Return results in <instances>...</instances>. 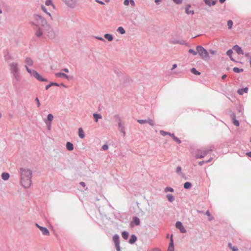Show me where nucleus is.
Segmentation results:
<instances>
[{"label":"nucleus","instance_id":"1","mask_svg":"<svg viewBox=\"0 0 251 251\" xmlns=\"http://www.w3.org/2000/svg\"><path fill=\"white\" fill-rule=\"evenodd\" d=\"M32 172L29 169H21V184L25 188H28L31 184Z\"/></svg>","mask_w":251,"mask_h":251},{"label":"nucleus","instance_id":"2","mask_svg":"<svg viewBox=\"0 0 251 251\" xmlns=\"http://www.w3.org/2000/svg\"><path fill=\"white\" fill-rule=\"evenodd\" d=\"M9 68L11 73L13 77L17 81L20 80V75L19 73L18 64L16 62H12L9 64Z\"/></svg>","mask_w":251,"mask_h":251},{"label":"nucleus","instance_id":"3","mask_svg":"<svg viewBox=\"0 0 251 251\" xmlns=\"http://www.w3.org/2000/svg\"><path fill=\"white\" fill-rule=\"evenodd\" d=\"M45 5L48 6V8L44 5H41L42 10L46 13L48 14L50 16H51L50 13L49 12L51 11L52 10L54 9L55 6L52 2V0H46L45 1Z\"/></svg>","mask_w":251,"mask_h":251},{"label":"nucleus","instance_id":"4","mask_svg":"<svg viewBox=\"0 0 251 251\" xmlns=\"http://www.w3.org/2000/svg\"><path fill=\"white\" fill-rule=\"evenodd\" d=\"M27 72L30 75H33L37 79L40 81H47L46 79L43 78L42 76L38 74V73L35 70H31L26 65L25 66Z\"/></svg>","mask_w":251,"mask_h":251},{"label":"nucleus","instance_id":"5","mask_svg":"<svg viewBox=\"0 0 251 251\" xmlns=\"http://www.w3.org/2000/svg\"><path fill=\"white\" fill-rule=\"evenodd\" d=\"M197 51L201 57L203 59H208L209 58V54L207 50L202 47L199 46L197 47Z\"/></svg>","mask_w":251,"mask_h":251},{"label":"nucleus","instance_id":"6","mask_svg":"<svg viewBox=\"0 0 251 251\" xmlns=\"http://www.w3.org/2000/svg\"><path fill=\"white\" fill-rule=\"evenodd\" d=\"M33 20L34 21V23H33V24H37L38 25V26L39 25L44 26L47 25V21L46 20L39 15H34L33 16Z\"/></svg>","mask_w":251,"mask_h":251},{"label":"nucleus","instance_id":"7","mask_svg":"<svg viewBox=\"0 0 251 251\" xmlns=\"http://www.w3.org/2000/svg\"><path fill=\"white\" fill-rule=\"evenodd\" d=\"M212 151H213V148L211 147H210L209 149L202 151L201 152V153H199L197 154L196 157L197 158H203L205 156H206L210 152H211Z\"/></svg>","mask_w":251,"mask_h":251},{"label":"nucleus","instance_id":"8","mask_svg":"<svg viewBox=\"0 0 251 251\" xmlns=\"http://www.w3.org/2000/svg\"><path fill=\"white\" fill-rule=\"evenodd\" d=\"M35 226L42 231L43 235L47 236L50 235L49 230L46 227L40 226L37 223L35 224Z\"/></svg>","mask_w":251,"mask_h":251},{"label":"nucleus","instance_id":"9","mask_svg":"<svg viewBox=\"0 0 251 251\" xmlns=\"http://www.w3.org/2000/svg\"><path fill=\"white\" fill-rule=\"evenodd\" d=\"M176 228L179 229L181 233H185L186 232V229L183 226L182 223L180 222H177L176 224Z\"/></svg>","mask_w":251,"mask_h":251},{"label":"nucleus","instance_id":"10","mask_svg":"<svg viewBox=\"0 0 251 251\" xmlns=\"http://www.w3.org/2000/svg\"><path fill=\"white\" fill-rule=\"evenodd\" d=\"M66 4L71 7H74L76 4L75 0H64Z\"/></svg>","mask_w":251,"mask_h":251},{"label":"nucleus","instance_id":"11","mask_svg":"<svg viewBox=\"0 0 251 251\" xmlns=\"http://www.w3.org/2000/svg\"><path fill=\"white\" fill-rule=\"evenodd\" d=\"M185 12L187 14H191L193 15L194 14V10L191 9V5H187L185 7Z\"/></svg>","mask_w":251,"mask_h":251},{"label":"nucleus","instance_id":"12","mask_svg":"<svg viewBox=\"0 0 251 251\" xmlns=\"http://www.w3.org/2000/svg\"><path fill=\"white\" fill-rule=\"evenodd\" d=\"M233 49L236 51L238 54H243L244 52L241 48L237 45L234 46Z\"/></svg>","mask_w":251,"mask_h":251},{"label":"nucleus","instance_id":"13","mask_svg":"<svg viewBox=\"0 0 251 251\" xmlns=\"http://www.w3.org/2000/svg\"><path fill=\"white\" fill-rule=\"evenodd\" d=\"M55 75L56 77H63V78H66L67 79H69L68 76L66 74L63 73H56L55 74Z\"/></svg>","mask_w":251,"mask_h":251},{"label":"nucleus","instance_id":"14","mask_svg":"<svg viewBox=\"0 0 251 251\" xmlns=\"http://www.w3.org/2000/svg\"><path fill=\"white\" fill-rule=\"evenodd\" d=\"M25 63L26 64L25 65H26L27 66H31L33 64V61L32 59L29 57L26 58L25 60Z\"/></svg>","mask_w":251,"mask_h":251},{"label":"nucleus","instance_id":"15","mask_svg":"<svg viewBox=\"0 0 251 251\" xmlns=\"http://www.w3.org/2000/svg\"><path fill=\"white\" fill-rule=\"evenodd\" d=\"M66 148L69 151H73L74 150V145L71 143L68 142L66 144Z\"/></svg>","mask_w":251,"mask_h":251},{"label":"nucleus","instance_id":"16","mask_svg":"<svg viewBox=\"0 0 251 251\" xmlns=\"http://www.w3.org/2000/svg\"><path fill=\"white\" fill-rule=\"evenodd\" d=\"M204 1L207 5L209 6L214 5L216 3V1L212 0H204Z\"/></svg>","mask_w":251,"mask_h":251},{"label":"nucleus","instance_id":"17","mask_svg":"<svg viewBox=\"0 0 251 251\" xmlns=\"http://www.w3.org/2000/svg\"><path fill=\"white\" fill-rule=\"evenodd\" d=\"M78 135H79V137L81 139L85 137L83 129L81 127H80L78 129Z\"/></svg>","mask_w":251,"mask_h":251},{"label":"nucleus","instance_id":"18","mask_svg":"<svg viewBox=\"0 0 251 251\" xmlns=\"http://www.w3.org/2000/svg\"><path fill=\"white\" fill-rule=\"evenodd\" d=\"M1 177L4 180H8L9 178V174L7 173H3L2 174Z\"/></svg>","mask_w":251,"mask_h":251},{"label":"nucleus","instance_id":"19","mask_svg":"<svg viewBox=\"0 0 251 251\" xmlns=\"http://www.w3.org/2000/svg\"><path fill=\"white\" fill-rule=\"evenodd\" d=\"M248 91V88L247 87L238 90V93L240 95H243L244 93H247Z\"/></svg>","mask_w":251,"mask_h":251},{"label":"nucleus","instance_id":"20","mask_svg":"<svg viewBox=\"0 0 251 251\" xmlns=\"http://www.w3.org/2000/svg\"><path fill=\"white\" fill-rule=\"evenodd\" d=\"M113 240L115 244H117V243H120L119 237L118 235H115L113 237Z\"/></svg>","mask_w":251,"mask_h":251},{"label":"nucleus","instance_id":"21","mask_svg":"<svg viewBox=\"0 0 251 251\" xmlns=\"http://www.w3.org/2000/svg\"><path fill=\"white\" fill-rule=\"evenodd\" d=\"M43 34L42 29L39 28L36 31L35 35L37 37H40Z\"/></svg>","mask_w":251,"mask_h":251},{"label":"nucleus","instance_id":"22","mask_svg":"<svg viewBox=\"0 0 251 251\" xmlns=\"http://www.w3.org/2000/svg\"><path fill=\"white\" fill-rule=\"evenodd\" d=\"M137 240V238L134 235H132L131 236V238L129 241V242L130 243V244H133L135 242V241Z\"/></svg>","mask_w":251,"mask_h":251},{"label":"nucleus","instance_id":"23","mask_svg":"<svg viewBox=\"0 0 251 251\" xmlns=\"http://www.w3.org/2000/svg\"><path fill=\"white\" fill-rule=\"evenodd\" d=\"M104 38L107 39L109 41H111L113 39L112 36L109 34H105L104 35Z\"/></svg>","mask_w":251,"mask_h":251},{"label":"nucleus","instance_id":"24","mask_svg":"<svg viewBox=\"0 0 251 251\" xmlns=\"http://www.w3.org/2000/svg\"><path fill=\"white\" fill-rule=\"evenodd\" d=\"M93 116L95 119V121L96 122H98L99 119H101L102 118L100 114L97 113H94L93 114Z\"/></svg>","mask_w":251,"mask_h":251},{"label":"nucleus","instance_id":"25","mask_svg":"<svg viewBox=\"0 0 251 251\" xmlns=\"http://www.w3.org/2000/svg\"><path fill=\"white\" fill-rule=\"evenodd\" d=\"M233 70L234 72L236 73H239L243 72V69H240L237 67L233 68Z\"/></svg>","mask_w":251,"mask_h":251},{"label":"nucleus","instance_id":"26","mask_svg":"<svg viewBox=\"0 0 251 251\" xmlns=\"http://www.w3.org/2000/svg\"><path fill=\"white\" fill-rule=\"evenodd\" d=\"M122 235L124 239L126 240L128 237V233L126 231H124L122 232Z\"/></svg>","mask_w":251,"mask_h":251},{"label":"nucleus","instance_id":"27","mask_svg":"<svg viewBox=\"0 0 251 251\" xmlns=\"http://www.w3.org/2000/svg\"><path fill=\"white\" fill-rule=\"evenodd\" d=\"M117 31L122 34L125 33V30L122 26L119 27L117 29Z\"/></svg>","mask_w":251,"mask_h":251},{"label":"nucleus","instance_id":"28","mask_svg":"<svg viewBox=\"0 0 251 251\" xmlns=\"http://www.w3.org/2000/svg\"><path fill=\"white\" fill-rule=\"evenodd\" d=\"M147 123L149 124L151 126H153L154 125V122L153 120L151 119H148L147 120Z\"/></svg>","mask_w":251,"mask_h":251},{"label":"nucleus","instance_id":"29","mask_svg":"<svg viewBox=\"0 0 251 251\" xmlns=\"http://www.w3.org/2000/svg\"><path fill=\"white\" fill-rule=\"evenodd\" d=\"M205 214L209 217L208 220L209 221H212L213 220V217L211 215L209 211H207L205 213Z\"/></svg>","mask_w":251,"mask_h":251},{"label":"nucleus","instance_id":"30","mask_svg":"<svg viewBox=\"0 0 251 251\" xmlns=\"http://www.w3.org/2000/svg\"><path fill=\"white\" fill-rule=\"evenodd\" d=\"M191 183L189 182H186L184 185V188H190L191 187Z\"/></svg>","mask_w":251,"mask_h":251},{"label":"nucleus","instance_id":"31","mask_svg":"<svg viewBox=\"0 0 251 251\" xmlns=\"http://www.w3.org/2000/svg\"><path fill=\"white\" fill-rule=\"evenodd\" d=\"M232 53L233 51L231 50H229L226 52V54L230 57L231 60H233V59L231 57V54Z\"/></svg>","mask_w":251,"mask_h":251},{"label":"nucleus","instance_id":"32","mask_svg":"<svg viewBox=\"0 0 251 251\" xmlns=\"http://www.w3.org/2000/svg\"><path fill=\"white\" fill-rule=\"evenodd\" d=\"M51 85H55V86H58V84L56 83H50V84L47 85L46 86V89L48 90L51 87Z\"/></svg>","mask_w":251,"mask_h":251},{"label":"nucleus","instance_id":"33","mask_svg":"<svg viewBox=\"0 0 251 251\" xmlns=\"http://www.w3.org/2000/svg\"><path fill=\"white\" fill-rule=\"evenodd\" d=\"M191 72L195 75H200V73L197 71L195 68H193L191 69Z\"/></svg>","mask_w":251,"mask_h":251},{"label":"nucleus","instance_id":"34","mask_svg":"<svg viewBox=\"0 0 251 251\" xmlns=\"http://www.w3.org/2000/svg\"><path fill=\"white\" fill-rule=\"evenodd\" d=\"M134 223L136 226H138L140 224V220L137 217L134 218Z\"/></svg>","mask_w":251,"mask_h":251},{"label":"nucleus","instance_id":"35","mask_svg":"<svg viewBox=\"0 0 251 251\" xmlns=\"http://www.w3.org/2000/svg\"><path fill=\"white\" fill-rule=\"evenodd\" d=\"M227 25L229 29H231L233 25V22L231 20H229L227 22Z\"/></svg>","mask_w":251,"mask_h":251},{"label":"nucleus","instance_id":"36","mask_svg":"<svg viewBox=\"0 0 251 251\" xmlns=\"http://www.w3.org/2000/svg\"><path fill=\"white\" fill-rule=\"evenodd\" d=\"M229 247L232 250V251H237L238 249L236 248L235 247L232 246V245L231 243L228 244Z\"/></svg>","mask_w":251,"mask_h":251},{"label":"nucleus","instance_id":"37","mask_svg":"<svg viewBox=\"0 0 251 251\" xmlns=\"http://www.w3.org/2000/svg\"><path fill=\"white\" fill-rule=\"evenodd\" d=\"M167 199L169 201L172 202L174 200V197L171 195H168L167 196Z\"/></svg>","mask_w":251,"mask_h":251},{"label":"nucleus","instance_id":"38","mask_svg":"<svg viewBox=\"0 0 251 251\" xmlns=\"http://www.w3.org/2000/svg\"><path fill=\"white\" fill-rule=\"evenodd\" d=\"M47 118H48V121L51 122L53 120V116L51 114H49L48 115Z\"/></svg>","mask_w":251,"mask_h":251},{"label":"nucleus","instance_id":"39","mask_svg":"<svg viewBox=\"0 0 251 251\" xmlns=\"http://www.w3.org/2000/svg\"><path fill=\"white\" fill-rule=\"evenodd\" d=\"M160 134L162 135V136H165L166 135H170V133H169V132H166L165 131H163V130H160Z\"/></svg>","mask_w":251,"mask_h":251},{"label":"nucleus","instance_id":"40","mask_svg":"<svg viewBox=\"0 0 251 251\" xmlns=\"http://www.w3.org/2000/svg\"><path fill=\"white\" fill-rule=\"evenodd\" d=\"M189 52L190 53H191L193 54V55H196L197 54V53H198L197 51H195L194 50H192V49H190V50H189Z\"/></svg>","mask_w":251,"mask_h":251},{"label":"nucleus","instance_id":"41","mask_svg":"<svg viewBox=\"0 0 251 251\" xmlns=\"http://www.w3.org/2000/svg\"><path fill=\"white\" fill-rule=\"evenodd\" d=\"M137 122L140 124H145L147 123V120H138Z\"/></svg>","mask_w":251,"mask_h":251},{"label":"nucleus","instance_id":"42","mask_svg":"<svg viewBox=\"0 0 251 251\" xmlns=\"http://www.w3.org/2000/svg\"><path fill=\"white\" fill-rule=\"evenodd\" d=\"M212 159V158H211L210 159H209L207 161H200L199 163V164L200 165H202L203 163H207V162H209L210 161H211V160Z\"/></svg>","mask_w":251,"mask_h":251},{"label":"nucleus","instance_id":"43","mask_svg":"<svg viewBox=\"0 0 251 251\" xmlns=\"http://www.w3.org/2000/svg\"><path fill=\"white\" fill-rule=\"evenodd\" d=\"M174 140L176 142H177V143L178 144H180L181 143V141L177 137H174Z\"/></svg>","mask_w":251,"mask_h":251},{"label":"nucleus","instance_id":"44","mask_svg":"<svg viewBox=\"0 0 251 251\" xmlns=\"http://www.w3.org/2000/svg\"><path fill=\"white\" fill-rule=\"evenodd\" d=\"M115 245V247H116V250L117 251H120V243H117Z\"/></svg>","mask_w":251,"mask_h":251},{"label":"nucleus","instance_id":"45","mask_svg":"<svg viewBox=\"0 0 251 251\" xmlns=\"http://www.w3.org/2000/svg\"><path fill=\"white\" fill-rule=\"evenodd\" d=\"M233 124L237 126H239V122L235 119L233 121Z\"/></svg>","mask_w":251,"mask_h":251},{"label":"nucleus","instance_id":"46","mask_svg":"<svg viewBox=\"0 0 251 251\" xmlns=\"http://www.w3.org/2000/svg\"><path fill=\"white\" fill-rule=\"evenodd\" d=\"M169 246V247H174V243H173V240L172 237H171L170 243V245Z\"/></svg>","mask_w":251,"mask_h":251},{"label":"nucleus","instance_id":"47","mask_svg":"<svg viewBox=\"0 0 251 251\" xmlns=\"http://www.w3.org/2000/svg\"><path fill=\"white\" fill-rule=\"evenodd\" d=\"M173 0L176 4H180L182 1V0Z\"/></svg>","mask_w":251,"mask_h":251},{"label":"nucleus","instance_id":"48","mask_svg":"<svg viewBox=\"0 0 251 251\" xmlns=\"http://www.w3.org/2000/svg\"><path fill=\"white\" fill-rule=\"evenodd\" d=\"M35 101H37V106L39 107L40 106V102L39 101V100L38 98H36L35 99Z\"/></svg>","mask_w":251,"mask_h":251},{"label":"nucleus","instance_id":"49","mask_svg":"<svg viewBox=\"0 0 251 251\" xmlns=\"http://www.w3.org/2000/svg\"><path fill=\"white\" fill-rule=\"evenodd\" d=\"M108 146L106 145H104L102 146V149L104 150V151H106L108 149Z\"/></svg>","mask_w":251,"mask_h":251},{"label":"nucleus","instance_id":"50","mask_svg":"<svg viewBox=\"0 0 251 251\" xmlns=\"http://www.w3.org/2000/svg\"><path fill=\"white\" fill-rule=\"evenodd\" d=\"M129 3V2L128 0H124V3L125 5H126V6L128 5Z\"/></svg>","mask_w":251,"mask_h":251},{"label":"nucleus","instance_id":"51","mask_svg":"<svg viewBox=\"0 0 251 251\" xmlns=\"http://www.w3.org/2000/svg\"><path fill=\"white\" fill-rule=\"evenodd\" d=\"M168 251H174V247H169L168 249Z\"/></svg>","mask_w":251,"mask_h":251},{"label":"nucleus","instance_id":"52","mask_svg":"<svg viewBox=\"0 0 251 251\" xmlns=\"http://www.w3.org/2000/svg\"><path fill=\"white\" fill-rule=\"evenodd\" d=\"M96 1L100 4H102V5H103L104 4V3L102 1H100V0H96Z\"/></svg>","mask_w":251,"mask_h":251},{"label":"nucleus","instance_id":"53","mask_svg":"<svg viewBox=\"0 0 251 251\" xmlns=\"http://www.w3.org/2000/svg\"><path fill=\"white\" fill-rule=\"evenodd\" d=\"M181 167H177L176 168V172H177V173H180V172H181Z\"/></svg>","mask_w":251,"mask_h":251},{"label":"nucleus","instance_id":"54","mask_svg":"<svg viewBox=\"0 0 251 251\" xmlns=\"http://www.w3.org/2000/svg\"><path fill=\"white\" fill-rule=\"evenodd\" d=\"M130 3L131 5H132V6H134L135 5V2H134L133 0H130Z\"/></svg>","mask_w":251,"mask_h":251},{"label":"nucleus","instance_id":"55","mask_svg":"<svg viewBox=\"0 0 251 251\" xmlns=\"http://www.w3.org/2000/svg\"><path fill=\"white\" fill-rule=\"evenodd\" d=\"M177 67V65L176 64H174L173 66V68H172V70H174L175 69V68H176Z\"/></svg>","mask_w":251,"mask_h":251},{"label":"nucleus","instance_id":"56","mask_svg":"<svg viewBox=\"0 0 251 251\" xmlns=\"http://www.w3.org/2000/svg\"><path fill=\"white\" fill-rule=\"evenodd\" d=\"M247 155H248V156L251 157V152H247L246 153Z\"/></svg>","mask_w":251,"mask_h":251},{"label":"nucleus","instance_id":"57","mask_svg":"<svg viewBox=\"0 0 251 251\" xmlns=\"http://www.w3.org/2000/svg\"><path fill=\"white\" fill-rule=\"evenodd\" d=\"M80 184L83 187H84L85 186V184L84 182H80Z\"/></svg>","mask_w":251,"mask_h":251},{"label":"nucleus","instance_id":"58","mask_svg":"<svg viewBox=\"0 0 251 251\" xmlns=\"http://www.w3.org/2000/svg\"><path fill=\"white\" fill-rule=\"evenodd\" d=\"M63 71L66 72V73H68L69 72V70L67 68H65L64 69L62 70Z\"/></svg>","mask_w":251,"mask_h":251},{"label":"nucleus","instance_id":"59","mask_svg":"<svg viewBox=\"0 0 251 251\" xmlns=\"http://www.w3.org/2000/svg\"><path fill=\"white\" fill-rule=\"evenodd\" d=\"M226 75H222V78L223 79H224L226 78Z\"/></svg>","mask_w":251,"mask_h":251},{"label":"nucleus","instance_id":"60","mask_svg":"<svg viewBox=\"0 0 251 251\" xmlns=\"http://www.w3.org/2000/svg\"><path fill=\"white\" fill-rule=\"evenodd\" d=\"M97 38L100 40L103 41L104 40L102 37H97Z\"/></svg>","mask_w":251,"mask_h":251},{"label":"nucleus","instance_id":"61","mask_svg":"<svg viewBox=\"0 0 251 251\" xmlns=\"http://www.w3.org/2000/svg\"><path fill=\"white\" fill-rule=\"evenodd\" d=\"M169 135H170V136H171L173 138V139H174V137H176V136L174 135V134H171V133H170V134Z\"/></svg>","mask_w":251,"mask_h":251},{"label":"nucleus","instance_id":"62","mask_svg":"<svg viewBox=\"0 0 251 251\" xmlns=\"http://www.w3.org/2000/svg\"><path fill=\"white\" fill-rule=\"evenodd\" d=\"M161 0H155V3H156L157 4L158 3V2L160 1Z\"/></svg>","mask_w":251,"mask_h":251},{"label":"nucleus","instance_id":"63","mask_svg":"<svg viewBox=\"0 0 251 251\" xmlns=\"http://www.w3.org/2000/svg\"><path fill=\"white\" fill-rule=\"evenodd\" d=\"M221 3H224L226 0H219Z\"/></svg>","mask_w":251,"mask_h":251},{"label":"nucleus","instance_id":"64","mask_svg":"<svg viewBox=\"0 0 251 251\" xmlns=\"http://www.w3.org/2000/svg\"><path fill=\"white\" fill-rule=\"evenodd\" d=\"M122 130H123V132L124 133V135H125V132L124 131V127H123L122 128Z\"/></svg>","mask_w":251,"mask_h":251}]
</instances>
